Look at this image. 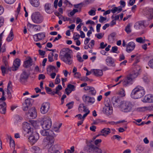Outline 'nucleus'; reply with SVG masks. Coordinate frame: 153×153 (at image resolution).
Wrapping results in <instances>:
<instances>
[{"mask_svg": "<svg viewBox=\"0 0 153 153\" xmlns=\"http://www.w3.org/2000/svg\"><path fill=\"white\" fill-rule=\"evenodd\" d=\"M29 123H24L23 125V128L25 132V134H28L30 135L28 138L29 141L34 144L39 139V136L37 133L33 132V129L32 127L36 128V126L40 123L33 120H30Z\"/></svg>", "mask_w": 153, "mask_h": 153, "instance_id": "nucleus-1", "label": "nucleus"}, {"mask_svg": "<svg viewBox=\"0 0 153 153\" xmlns=\"http://www.w3.org/2000/svg\"><path fill=\"white\" fill-rule=\"evenodd\" d=\"M145 91L142 87L138 86L132 91L131 96L132 98L137 99L143 97L145 94Z\"/></svg>", "mask_w": 153, "mask_h": 153, "instance_id": "nucleus-2", "label": "nucleus"}, {"mask_svg": "<svg viewBox=\"0 0 153 153\" xmlns=\"http://www.w3.org/2000/svg\"><path fill=\"white\" fill-rule=\"evenodd\" d=\"M40 133L43 136H48L47 140L48 142V145H51L53 144L54 141V137H55V134L53 133V131L51 130L45 129L41 130Z\"/></svg>", "mask_w": 153, "mask_h": 153, "instance_id": "nucleus-3", "label": "nucleus"}, {"mask_svg": "<svg viewBox=\"0 0 153 153\" xmlns=\"http://www.w3.org/2000/svg\"><path fill=\"white\" fill-rule=\"evenodd\" d=\"M134 105L132 102L128 101H123L121 103L120 110L125 113L131 111L133 110Z\"/></svg>", "mask_w": 153, "mask_h": 153, "instance_id": "nucleus-4", "label": "nucleus"}, {"mask_svg": "<svg viewBox=\"0 0 153 153\" xmlns=\"http://www.w3.org/2000/svg\"><path fill=\"white\" fill-rule=\"evenodd\" d=\"M31 19L34 23L38 24L42 22L43 20V17L39 12H36L32 14Z\"/></svg>", "mask_w": 153, "mask_h": 153, "instance_id": "nucleus-5", "label": "nucleus"}, {"mask_svg": "<svg viewBox=\"0 0 153 153\" xmlns=\"http://www.w3.org/2000/svg\"><path fill=\"white\" fill-rule=\"evenodd\" d=\"M140 74L138 72H134L132 71V72L127 76L123 82V85L125 86H126L129 82L131 81L132 80L137 77Z\"/></svg>", "mask_w": 153, "mask_h": 153, "instance_id": "nucleus-6", "label": "nucleus"}, {"mask_svg": "<svg viewBox=\"0 0 153 153\" xmlns=\"http://www.w3.org/2000/svg\"><path fill=\"white\" fill-rule=\"evenodd\" d=\"M30 74L27 73L25 70L22 71L20 74L19 81L22 84H25L27 82L29 76Z\"/></svg>", "mask_w": 153, "mask_h": 153, "instance_id": "nucleus-7", "label": "nucleus"}, {"mask_svg": "<svg viewBox=\"0 0 153 153\" xmlns=\"http://www.w3.org/2000/svg\"><path fill=\"white\" fill-rule=\"evenodd\" d=\"M40 124L41 125L42 128L43 129H49L52 125L51 121L50 118L48 117L47 119H45L43 120L42 123H41Z\"/></svg>", "mask_w": 153, "mask_h": 153, "instance_id": "nucleus-8", "label": "nucleus"}, {"mask_svg": "<svg viewBox=\"0 0 153 153\" xmlns=\"http://www.w3.org/2000/svg\"><path fill=\"white\" fill-rule=\"evenodd\" d=\"M32 99L31 98H27L23 104L22 109L24 111H27L30 109L32 105L31 102Z\"/></svg>", "mask_w": 153, "mask_h": 153, "instance_id": "nucleus-9", "label": "nucleus"}, {"mask_svg": "<svg viewBox=\"0 0 153 153\" xmlns=\"http://www.w3.org/2000/svg\"><path fill=\"white\" fill-rule=\"evenodd\" d=\"M123 101L118 97H114L111 99V102L113 105L116 108L118 107L120 108Z\"/></svg>", "mask_w": 153, "mask_h": 153, "instance_id": "nucleus-10", "label": "nucleus"}, {"mask_svg": "<svg viewBox=\"0 0 153 153\" xmlns=\"http://www.w3.org/2000/svg\"><path fill=\"white\" fill-rule=\"evenodd\" d=\"M50 107V103L48 102H44L42 104L40 108V112L43 114L46 113L48 111Z\"/></svg>", "mask_w": 153, "mask_h": 153, "instance_id": "nucleus-11", "label": "nucleus"}, {"mask_svg": "<svg viewBox=\"0 0 153 153\" xmlns=\"http://www.w3.org/2000/svg\"><path fill=\"white\" fill-rule=\"evenodd\" d=\"M82 99L87 105H92L95 102V100L93 97H91L84 95L82 97Z\"/></svg>", "mask_w": 153, "mask_h": 153, "instance_id": "nucleus-12", "label": "nucleus"}, {"mask_svg": "<svg viewBox=\"0 0 153 153\" xmlns=\"http://www.w3.org/2000/svg\"><path fill=\"white\" fill-rule=\"evenodd\" d=\"M27 116L29 117L30 119H33L36 117V112L34 107L30 108L27 114Z\"/></svg>", "mask_w": 153, "mask_h": 153, "instance_id": "nucleus-13", "label": "nucleus"}, {"mask_svg": "<svg viewBox=\"0 0 153 153\" xmlns=\"http://www.w3.org/2000/svg\"><path fill=\"white\" fill-rule=\"evenodd\" d=\"M45 36V33H40L33 35V39L35 41L38 42L42 40Z\"/></svg>", "mask_w": 153, "mask_h": 153, "instance_id": "nucleus-14", "label": "nucleus"}, {"mask_svg": "<svg viewBox=\"0 0 153 153\" xmlns=\"http://www.w3.org/2000/svg\"><path fill=\"white\" fill-rule=\"evenodd\" d=\"M61 59L65 63L69 65L71 64L73 62L72 58L70 54L61 58Z\"/></svg>", "mask_w": 153, "mask_h": 153, "instance_id": "nucleus-15", "label": "nucleus"}, {"mask_svg": "<svg viewBox=\"0 0 153 153\" xmlns=\"http://www.w3.org/2000/svg\"><path fill=\"white\" fill-rule=\"evenodd\" d=\"M20 60L18 59H16L14 61L12 67V70L13 71H16L20 65Z\"/></svg>", "mask_w": 153, "mask_h": 153, "instance_id": "nucleus-16", "label": "nucleus"}, {"mask_svg": "<svg viewBox=\"0 0 153 153\" xmlns=\"http://www.w3.org/2000/svg\"><path fill=\"white\" fill-rule=\"evenodd\" d=\"M135 44L133 42H131L128 43L127 45L126 51L128 53H130L135 48Z\"/></svg>", "mask_w": 153, "mask_h": 153, "instance_id": "nucleus-17", "label": "nucleus"}, {"mask_svg": "<svg viewBox=\"0 0 153 153\" xmlns=\"http://www.w3.org/2000/svg\"><path fill=\"white\" fill-rule=\"evenodd\" d=\"M103 113L107 115H111L113 112L112 107H104L103 109Z\"/></svg>", "mask_w": 153, "mask_h": 153, "instance_id": "nucleus-18", "label": "nucleus"}, {"mask_svg": "<svg viewBox=\"0 0 153 153\" xmlns=\"http://www.w3.org/2000/svg\"><path fill=\"white\" fill-rule=\"evenodd\" d=\"M142 101L145 102H153V95L149 94L146 95Z\"/></svg>", "mask_w": 153, "mask_h": 153, "instance_id": "nucleus-19", "label": "nucleus"}, {"mask_svg": "<svg viewBox=\"0 0 153 153\" xmlns=\"http://www.w3.org/2000/svg\"><path fill=\"white\" fill-rule=\"evenodd\" d=\"M68 48H63L61 50L59 55V57L61 59L70 54L68 52Z\"/></svg>", "mask_w": 153, "mask_h": 153, "instance_id": "nucleus-20", "label": "nucleus"}, {"mask_svg": "<svg viewBox=\"0 0 153 153\" xmlns=\"http://www.w3.org/2000/svg\"><path fill=\"white\" fill-rule=\"evenodd\" d=\"M33 60L32 58L29 57L28 59L24 62L23 66L26 68H27L32 65Z\"/></svg>", "mask_w": 153, "mask_h": 153, "instance_id": "nucleus-21", "label": "nucleus"}, {"mask_svg": "<svg viewBox=\"0 0 153 153\" xmlns=\"http://www.w3.org/2000/svg\"><path fill=\"white\" fill-rule=\"evenodd\" d=\"M107 65L109 66H115L114 59L111 57L108 56L105 60Z\"/></svg>", "mask_w": 153, "mask_h": 153, "instance_id": "nucleus-22", "label": "nucleus"}, {"mask_svg": "<svg viewBox=\"0 0 153 153\" xmlns=\"http://www.w3.org/2000/svg\"><path fill=\"white\" fill-rule=\"evenodd\" d=\"M6 104L4 102H0V112L5 114L6 111Z\"/></svg>", "mask_w": 153, "mask_h": 153, "instance_id": "nucleus-23", "label": "nucleus"}, {"mask_svg": "<svg viewBox=\"0 0 153 153\" xmlns=\"http://www.w3.org/2000/svg\"><path fill=\"white\" fill-rule=\"evenodd\" d=\"M90 148H91L90 152H93L96 153H102V150L98 148V147L95 146L94 145H91L90 147Z\"/></svg>", "mask_w": 153, "mask_h": 153, "instance_id": "nucleus-24", "label": "nucleus"}, {"mask_svg": "<svg viewBox=\"0 0 153 153\" xmlns=\"http://www.w3.org/2000/svg\"><path fill=\"white\" fill-rule=\"evenodd\" d=\"M51 4L47 3L44 6L45 10L46 13H51L53 12V10L51 9Z\"/></svg>", "mask_w": 153, "mask_h": 153, "instance_id": "nucleus-25", "label": "nucleus"}, {"mask_svg": "<svg viewBox=\"0 0 153 153\" xmlns=\"http://www.w3.org/2000/svg\"><path fill=\"white\" fill-rule=\"evenodd\" d=\"M93 142V141L92 140L88 141V140H86V143L87 144L86 147L84 148V151H86L88 152H90L91 148H90V146L91 145H94L92 144V143Z\"/></svg>", "mask_w": 153, "mask_h": 153, "instance_id": "nucleus-26", "label": "nucleus"}, {"mask_svg": "<svg viewBox=\"0 0 153 153\" xmlns=\"http://www.w3.org/2000/svg\"><path fill=\"white\" fill-rule=\"evenodd\" d=\"M48 152L50 153H60L58 149H57V146H51L49 148Z\"/></svg>", "mask_w": 153, "mask_h": 153, "instance_id": "nucleus-27", "label": "nucleus"}, {"mask_svg": "<svg viewBox=\"0 0 153 153\" xmlns=\"http://www.w3.org/2000/svg\"><path fill=\"white\" fill-rule=\"evenodd\" d=\"M100 132L102 134V136L106 137L111 132V130L109 128H104L101 130Z\"/></svg>", "mask_w": 153, "mask_h": 153, "instance_id": "nucleus-28", "label": "nucleus"}, {"mask_svg": "<svg viewBox=\"0 0 153 153\" xmlns=\"http://www.w3.org/2000/svg\"><path fill=\"white\" fill-rule=\"evenodd\" d=\"M94 74L97 76H102L103 75L102 70L94 69L93 70Z\"/></svg>", "mask_w": 153, "mask_h": 153, "instance_id": "nucleus-29", "label": "nucleus"}, {"mask_svg": "<svg viewBox=\"0 0 153 153\" xmlns=\"http://www.w3.org/2000/svg\"><path fill=\"white\" fill-rule=\"evenodd\" d=\"M30 3L33 6L38 7L40 4L39 2L37 0H30Z\"/></svg>", "mask_w": 153, "mask_h": 153, "instance_id": "nucleus-30", "label": "nucleus"}, {"mask_svg": "<svg viewBox=\"0 0 153 153\" xmlns=\"http://www.w3.org/2000/svg\"><path fill=\"white\" fill-rule=\"evenodd\" d=\"M13 37L14 35L13 32L12 31V30H11L10 31V34L6 39V40L8 42H10L12 40Z\"/></svg>", "mask_w": 153, "mask_h": 153, "instance_id": "nucleus-31", "label": "nucleus"}, {"mask_svg": "<svg viewBox=\"0 0 153 153\" xmlns=\"http://www.w3.org/2000/svg\"><path fill=\"white\" fill-rule=\"evenodd\" d=\"M141 67L138 65H136L134 67L132 71H134V72H138L140 73L141 72Z\"/></svg>", "mask_w": 153, "mask_h": 153, "instance_id": "nucleus-32", "label": "nucleus"}, {"mask_svg": "<svg viewBox=\"0 0 153 153\" xmlns=\"http://www.w3.org/2000/svg\"><path fill=\"white\" fill-rule=\"evenodd\" d=\"M32 149L35 153H40L41 152V149H40L39 147L36 146H33Z\"/></svg>", "mask_w": 153, "mask_h": 153, "instance_id": "nucleus-33", "label": "nucleus"}, {"mask_svg": "<svg viewBox=\"0 0 153 153\" xmlns=\"http://www.w3.org/2000/svg\"><path fill=\"white\" fill-rule=\"evenodd\" d=\"M8 137L9 138L10 140V146L14 148L15 147V144L14 140L12 139L10 136H8Z\"/></svg>", "mask_w": 153, "mask_h": 153, "instance_id": "nucleus-34", "label": "nucleus"}, {"mask_svg": "<svg viewBox=\"0 0 153 153\" xmlns=\"http://www.w3.org/2000/svg\"><path fill=\"white\" fill-rule=\"evenodd\" d=\"M1 69L3 75L4 76L5 74L7 72H8V71L9 70V68H6V67H4L3 66H1Z\"/></svg>", "mask_w": 153, "mask_h": 153, "instance_id": "nucleus-35", "label": "nucleus"}, {"mask_svg": "<svg viewBox=\"0 0 153 153\" xmlns=\"http://www.w3.org/2000/svg\"><path fill=\"white\" fill-rule=\"evenodd\" d=\"M149 16L148 19L150 20L153 19V9H151L149 10Z\"/></svg>", "mask_w": 153, "mask_h": 153, "instance_id": "nucleus-36", "label": "nucleus"}, {"mask_svg": "<svg viewBox=\"0 0 153 153\" xmlns=\"http://www.w3.org/2000/svg\"><path fill=\"white\" fill-rule=\"evenodd\" d=\"M56 67L51 65H49L48 68H47V71H49V72H51V71H53L54 70H55V72H56Z\"/></svg>", "mask_w": 153, "mask_h": 153, "instance_id": "nucleus-37", "label": "nucleus"}, {"mask_svg": "<svg viewBox=\"0 0 153 153\" xmlns=\"http://www.w3.org/2000/svg\"><path fill=\"white\" fill-rule=\"evenodd\" d=\"M104 103L105 105L104 107H111L110 101L107 98L105 99Z\"/></svg>", "mask_w": 153, "mask_h": 153, "instance_id": "nucleus-38", "label": "nucleus"}, {"mask_svg": "<svg viewBox=\"0 0 153 153\" xmlns=\"http://www.w3.org/2000/svg\"><path fill=\"white\" fill-rule=\"evenodd\" d=\"M130 24H128L125 27V30L127 33H129L131 32V30H130Z\"/></svg>", "mask_w": 153, "mask_h": 153, "instance_id": "nucleus-39", "label": "nucleus"}, {"mask_svg": "<svg viewBox=\"0 0 153 153\" xmlns=\"http://www.w3.org/2000/svg\"><path fill=\"white\" fill-rule=\"evenodd\" d=\"M89 92L92 95H95L96 93V91L95 89L94 88L92 87H91Z\"/></svg>", "mask_w": 153, "mask_h": 153, "instance_id": "nucleus-40", "label": "nucleus"}, {"mask_svg": "<svg viewBox=\"0 0 153 153\" xmlns=\"http://www.w3.org/2000/svg\"><path fill=\"white\" fill-rule=\"evenodd\" d=\"M80 36L78 33L75 32L74 33L73 38L74 40H76L78 39L79 38Z\"/></svg>", "mask_w": 153, "mask_h": 153, "instance_id": "nucleus-41", "label": "nucleus"}, {"mask_svg": "<svg viewBox=\"0 0 153 153\" xmlns=\"http://www.w3.org/2000/svg\"><path fill=\"white\" fill-rule=\"evenodd\" d=\"M144 150V148L141 145H138L136 149L137 152H141Z\"/></svg>", "mask_w": 153, "mask_h": 153, "instance_id": "nucleus-42", "label": "nucleus"}, {"mask_svg": "<svg viewBox=\"0 0 153 153\" xmlns=\"http://www.w3.org/2000/svg\"><path fill=\"white\" fill-rule=\"evenodd\" d=\"M74 102L72 101L71 102H69L66 105V106L68 107V109H71L73 107Z\"/></svg>", "mask_w": 153, "mask_h": 153, "instance_id": "nucleus-43", "label": "nucleus"}, {"mask_svg": "<svg viewBox=\"0 0 153 153\" xmlns=\"http://www.w3.org/2000/svg\"><path fill=\"white\" fill-rule=\"evenodd\" d=\"M95 10H93L92 9H91L90 11H89L88 13L90 16H93L95 15L96 14V9H94Z\"/></svg>", "mask_w": 153, "mask_h": 153, "instance_id": "nucleus-44", "label": "nucleus"}, {"mask_svg": "<svg viewBox=\"0 0 153 153\" xmlns=\"http://www.w3.org/2000/svg\"><path fill=\"white\" fill-rule=\"evenodd\" d=\"M80 80L83 81L84 82H86L89 80H91V81H93L92 79L91 80L89 79L87 77H81L80 79Z\"/></svg>", "mask_w": 153, "mask_h": 153, "instance_id": "nucleus-45", "label": "nucleus"}, {"mask_svg": "<svg viewBox=\"0 0 153 153\" xmlns=\"http://www.w3.org/2000/svg\"><path fill=\"white\" fill-rule=\"evenodd\" d=\"M68 87L71 91H74L75 90V86L74 85L69 84L68 85Z\"/></svg>", "mask_w": 153, "mask_h": 153, "instance_id": "nucleus-46", "label": "nucleus"}, {"mask_svg": "<svg viewBox=\"0 0 153 153\" xmlns=\"http://www.w3.org/2000/svg\"><path fill=\"white\" fill-rule=\"evenodd\" d=\"M45 78V76L44 74H41L39 75L38 79L39 80L44 79Z\"/></svg>", "mask_w": 153, "mask_h": 153, "instance_id": "nucleus-47", "label": "nucleus"}, {"mask_svg": "<svg viewBox=\"0 0 153 153\" xmlns=\"http://www.w3.org/2000/svg\"><path fill=\"white\" fill-rule=\"evenodd\" d=\"M106 20V18H105L102 16H100L99 21L100 23H102L103 21Z\"/></svg>", "mask_w": 153, "mask_h": 153, "instance_id": "nucleus-48", "label": "nucleus"}, {"mask_svg": "<svg viewBox=\"0 0 153 153\" xmlns=\"http://www.w3.org/2000/svg\"><path fill=\"white\" fill-rule=\"evenodd\" d=\"M1 66H3L4 67H6V68H9V67L8 64V62L7 61L5 60L4 61V64L2 65Z\"/></svg>", "mask_w": 153, "mask_h": 153, "instance_id": "nucleus-49", "label": "nucleus"}, {"mask_svg": "<svg viewBox=\"0 0 153 153\" xmlns=\"http://www.w3.org/2000/svg\"><path fill=\"white\" fill-rule=\"evenodd\" d=\"M118 48L117 46H115L112 47L111 52L113 53H116L117 51Z\"/></svg>", "mask_w": 153, "mask_h": 153, "instance_id": "nucleus-50", "label": "nucleus"}, {"mask_svg": "<svg viewBox=\"0 0 153 153\" xmlns=\"http://www.w3.org/2000/svg\"><path fill=\"white\" fill-rule=\"evenodd\" d=\"M113 138L114 139H117L118 140H120V139L122 138V137H121L119 136L118 135H114L113 137Z\"/></svg>", "mask_w": 153, "mask_h": 153, "instance_id": "nucleus-51", "label": "nucleus"}, {"mask_svg": "<svg viewBox=\"0 0 153 153\" xmlns=\"http://www.w3.org/2000/svg\"><path fill=\"white\" fill-rule=\"evenodd\" d=\"M12 88V82L10 81L8 84L7 90L11 89Z\"/></svg>", "mask_w": 153, "mask_h": 153, "instance_id": "nucleus-52", "label": "nucleus"}, {"mask_svg": "<svg viewBox=\"0 0 153 153\" xmlns=\"http://www.w3.org/2000/svg\"><path fill=\"white\" fill-rule=\"evenodd\" d=\"M148 64L151 68H153V59L149 61Z\"/></svg>", "mask_w": 153, "mask_h": 153, "instance_id": "nucleus-53", "label": "nucleus"}, {"mask_svg": "<svg viewBox=\"0 0 153 153\" xmlns=\"http://www.w3.org/2000/svg\"><path fill=\"white\" fill-rule=\"evenodd\" d=\"M95 36L98 39H101L103 37L101 33L96 34Z\"/></svg>", "mask_w": 153, "mask_h": 153, "instance_id": "nucleus-54", "label": "nucleus"}, {"mask_svg": "<svg viewBox=\"0 0 153 153\" xmlns=\"http://www.w3.org/2000/svg\"><path fill=\"white\" fill-rule=\"evenodd\" d=\"M4 1L6 3L11 4L14 2L15 0H4Z\"/></svg>", "mask_w": 153, "mask_h": 153, "instance_id": "nucleus-55", "label": "nucleus"}, {"mask_svg": "<svg viewBox=\"0 0 153 153\" xmlns=\"http://www.w3.org/2000/svg\"><path fill=\"white\" fill-rule=\"evenodd\" d=\"M119 94L120 95L121 97H124L125 96V91L124 90L121 89L119 92Z\"/></svg>", "mask_w": 153, "mask_h": 153, "instance_id": "nucleus-56", "label": "nucleus"}, {"mask_svg": "<svg viewBox=\"0 0 153 153\" xmlns=\"http://www.w3.org/2000/svg\"><path fill=\"white\" fill-rule=\"evenodd\" d=\"M136 41L139 43H141L144 42L143 41V39L142 37H139L137 38L136 39Z\"/></svg>", "mask_w": 153, "mask_h": 153, "instance_id": "nucleus-57", "label": "nucleus"}, {"mask_svg": "<svg viewBox=\"0 0 153 153\" xmlns=\"http://www.w3.org/2000/svg\"><path fill=\"white\" fill-rule=\"evenodd\" d=\"M74 77L77 78H79L81 76L79 72H76L74 74Z\"/></svg>", "mask_w": 153, "mask_h": 153, "instance_id": "nucleus-58", "label": "nucleus"}, {"mask_svg": "<svg viewBox=\"0 0 153 153\" xmlns=\"http://www.w3.org/2000/svg\"><path fill=\"white\" fill-rule=\"evenodd\" d=\"M75 8H81L82 6L81 4L79 3L77 4H74V5Z\"/></svg>", "mask_w": 153, "mask_h": 153, "instance_id": "nucleus-59", "label": "nucleus"}, {"mask_svg": "<svg viewBox=\"0 0 153 153\" xmlns=\"http://www.w3.org/2000/svg\"><path fill=\"white\" fill-rule=\"evenodd\" d=\"M117 7H113L111 10V12L113 13H115L116 12H117Z\"/></svg>", "mask_w": 153, "mask_h": 153, "instance_id": "nucleus-60", "label": "nucleus"}, {"mask_svg": "<svg viewBox=\"0 0 153 153\" xmlns=\"http://www.w3.org/2000/svg\"><path fill=\"white\" fill-rule=\"evenodd\" d=\"M45 88L46 90V92L48 94H49V92H51L52 91V90L51 89V88H49L48 87L46 86L45 87Z\"/></svg>", "mask_w": 153, "mask_h": 153, "instance_id": "nucleus-61", "label": "nucleus"}, {"mask_svg": "<svg viewBox=\"0 0 153 153\" xmlns=\"http://www.w3.org/2000/svg\"><path fill=\"white\" fill-rule=\"evenodd\" d=\"M76 57L77 58L79 62H82L83 61V60L82 57L79 55H77Z\"/></svg>", "mask_w": 153, "mask_h": 153, "instance_id": "nucleus-62", "label": "nucleus"}, {"mask_svg": "<svg viewBox=\"0 0 153 153\" xmlns=\"http://www.w3.org/2000/svg\"><path fill=\"white\" fill-rule=\"evenodd\" d=\"M60 82V79L59 78L56 77L55 81V84H57L59 83Z\"/></svg>", "mask_w": 153, "mask_h": 153, "instance_id": "nucleus-63", "label": "nucleus"}, {"mask_svg": "<svg viewBox=\"0 0 153 153\" xmlns=\"http://www.w3.org/2000/svg\"><path fill=\"white\" fill-rule=\"evenodd\" d=\"M146 110L149 111H153V105L148 106V107H145Z\"/></svg>", "mask_w": 153, "mask_h": 153, "instance_id": "nucleus-64", "label": "nucleus"}]
</instances>
